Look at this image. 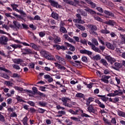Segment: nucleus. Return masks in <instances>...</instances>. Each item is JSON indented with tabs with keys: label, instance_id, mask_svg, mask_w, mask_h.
Masks as SVG:
<instances>
[{
	"label": "nucleus",
	"instance_id": "obj_1",
	"mask_svg": "<svg viewBox=\"0 0 125 125\" xmlns=\"http://www.w3.org/2000/svg\"><path fill=\"white\" fill-rule=\"evenodd\" d=\"M42 54L46 59H47V60H49L50 61H55V58L47 51H43L42 52Z\"/></svg>",
	"mask_w": 125,
	"mask_h": 125
},
{
	"label": "nucleus",
	"instance_id": "obj_2",
	"mask_svg": "<svg viewBox=\"0 0 125 125\" xmlns=\"http://www.w3.org/2000/svg\"><path fill=\"white\" fill-rule=\"evenodd\" d=\"M13 24H10V28H12V29H16V31H18L19 29L21 30L22 29V25L20 24V22L16 21H13Z\"/></svg>",
	"mask_w": 125,
	"mask_h": 125
},
{
	"label": "nucleus",
	"instance_id": "obj_3",
	"mask_svg": "<svg viewBox=\"0 0 125 125\" xmlns=\"http://www.w3.org/2000/svg\"><path fill=\"white\" fill-rule=\"evenodd\" d=\"M76 17L77 19L73 20V22H74V23H78L79 24H84V23H85L84 21L82 20L81 14H77Z\"/></svg>",
	"mask_w": 125,
	"mask_h": 125
},
{
	"label": "nucleus",
	"instance_id": "obj_4",
	"mask_svg": "<svg viewBox=\"0 0 125 125\" xmlns=\"http://www.w3.org/2000/svg\"><path fill=\"white\" fill-rule=\"evenodd\" d=\"M49 2L50 3L51 6L55 7L56 8H61L62 6L53 0H49Z\"/></svg>",
	"mask_w": 125,
	"mask_h": 125
},
{
	"label": "nucleus",
	"instance_id": "obj_5",
	"mask_svg": "<svg viewBox=\"0 0 125 125\" xmlns=\"http://www.w3.org/2000/svg\"><path fill=\"white\" fill-rule=\"evenodd\" d=\"M21 52L22 54H23L24 55L34 54V53L33 52L31 49L27 48L21 49Z\"/></svg>",
	"mask_w": 125,
	"mask_h": 125
},
{
	"label": "nucleus",
	"instance_id": "obj_6",
	"mask_svg": "<svg viewBox=\"0 0 125 125\" xmlns=\"http://www.w3.org/2000/svg\"><path fill=\"white\" fill-rule=\"evenodd\" d=\"M7 42H8V38L6 36H2L0 38V43L3 45H6L7 44Z\"/></svg>",
	"mask_w": 125,
	"mask_h": 125
},
{
	"label": "nucleus",
	"instance_id": "obj_7",
	"mask_svg": "<svg viewBox=\"0 0 125 125\" xmlns=\"http://www.w3.org/2000/svg\"><path fill=\"white\" fill-rule=\"evenodd\" d=\"M87 110L89 113H92L95 115L97 114V110L94 108V106H93V104H90L89 105V106L87 107Z\"/></svg>",
	"mask_w": 125,
	"mask_h": 125
},
{
	"label": "nucleus",
	"instance_id": "obj_8",
	"mask_svg": "<svg viewBox=\"0 0 125 125\" xmlns=\"http://www.w3.org/2000/svg\"><path fill=\"white\" fill-rule=\"evenodd\" d=\"M14 88L16 90H18V91H21V92L24 93V92H27V93H30V90L28 89H24L23 88L21 87H19L18 86H15L14 87Z\"/></svg>",
	"mask_w": 125,
	"mask_h": 125
},
{
	"label": "nucleus",
	"instance_id": "obj_9",
	"mask_svg": "<svg viewBox=\"0 0 125 125\" xmlns=\"http://www.w3.org/2000/svg\"><path fill=\"white\" fill-rule=\"evenodd\" d=\"M106 25L108 26H111V27H114V26H117V22L114 20H109L108 21H105L104 22Z\"/></svg>",
	"mask_w": 125,
	"mask_h": 125
},
{
	"label": "nucleus",
	"instance_id": "obj_10",
	"mask_svg": "<svg viewBox=\"0 0 125 125\" xmlns=\"http://www.w3.org/2000/svg\"><path fill=\"white\" fill-rule=\"evenodd\" d=\"M88 27L91 31L92 34H94L95 35H96V32L95 31H97L98 28L97 26L93 24H90L88 25Z\"/></svg>",
	"mask_w": 125,
	"mask_h": 125
},
{
	"label": "nucleus",
	"instance_id": "obj_11",
	"mask_svg": "<svg viewBox=\"0 0 125 125\" xmlns=\"http://www.w3.org/2000/svg\"><path fill=\"white\" fill-rule=\"evenodd\" d=\"M114 65L115 67H113V69L116 71H119L121 68H123V64L122 63L115 62Z\"/></svg>",
	"mask_w": 125,
	"mask_h": 125
},
{
	"label": "nucleus",
	"instance_id": "obj_12",
	"mask_svg": "<svg viewBox=\"0 0 125 125\" xmlns=\"http://www.w3.org/2000/svg\"><path fill=\"white\" fill-rule=\"evenodd\" d=\"M84 10L86 11V12H88V13H90V14H92V15H95L96 14V12L95 11H93L91 9H89L86 6H84Z\"/></svg>",
	"mask_w": 125,
	"mask_h": 125
},
{
	"label": "nucleus",
	"instance_id": "obj_13",
	"mask_svg": "<svg viewBox=\"0 0 125 125\" xmlns=\"http://www.w3.org/2000/svg\"><path fill=\"white\" fill-rule=\"evenodd\" d=\"M105 45L108 49H111V50H115V46L110 42H106Z\"/></svg>",
	"mask_w": 125,
	"mask_h": 125
},
{
	"label": "nucleus",
	"instance_id": "obj_14",
	"mask_svg": "<svg viewBox=\"0 0 125 125\" xmlns=\"http://www.w3.org/2000/svg\"><path fill=\"white\" fill-rule=\"evenodd\" d=\"M80 53L82 54H86L87 55H92V52L86 49L80 50Z\"/></svg>",
	"mask_w": 125,
	"mask_h": 125
},
{
	"label": "nucleus",
	"instance_id": "obj_15",
	"mask_svg": "<svg viewBox=\"0 0 125 125\" xmlns=\"http://www.w3.org/2000/svg\"><path fill=\"white\" fill-rule=\"evenodd\" d=\"M54 64L55 65V67H57L58 69H60V70H61L62 71H65V70H66V67L63 65H61V64L58 62H54Z\"/></svg>",
	"mask_w": 125,
	"mask_h": 125
},
{
	"label": "nucleus",
	"instance_id": "obj_16",
	"mask_svg": "<svg viewBox=\"0 0 125 125\" xmlns=\"http://www.w3.org/2000/svg\"><path fill=\"white\" fill-rule=\"evenodd\" d=\"M105 59L106 60H107L108 62H109V63H110V64L111 65H112L113 63H114V62H115V59L112 58L111 56H106L105 57Z\"/></svg>",
	"mask_w": 125,
	"mask_h": 125
},
{
	"label": "nucleus",
	"instance_id": "obj_17",
	"mask_svg": "<svg viewBox=\"0 0 125 125\" xmlns=\"http://www.w3.org/2000/svg\"><path fill=\"white\" fill-rule=\"evenodd\" d=\"M64 44L67 47H69V50H70V51H75V46H74V45L67 42H64Z\"/></svg>",
	"mask_w": 125,
	"mask_h": 125
},
{
	"label": "nucleus",
	"instance_id": "obj_18",
	"mask_svg": "<svg viewBox=\"0 0 125 125\" xmlns=\"http://www.w3.org/2000/svg\"><path fill=\"white\" fill-rule=\"evenodd\" d=\"M95 103H97V104H98L99 107H100V108H102V109L105 108V104L101 103L99 100H95Z\"/></svg>",
	"mask_w": 125,
	"mask_h": 125
},
{
	"label": "nucleus",
	"instance_id": "obj_19",
	"mask_svg": "<svg viewBox=\"0 0 125 125\" xmlns=\"http://www.w3.org/2000/svg\"><path fill=\"white\" fill-rule=\"evenodd\" d=\"M44 78L45 80H47L48 83H52L53 82V78L48 74L45 75Z\"/></svg>",
	"mask_w": 125,
	"mask_h": 125
},
{
	"label": "nucleus",
	"instance_id": "obj_20",
	"mask_svg": "<svg viewBox=\"0 0 125 125\" xmlns=\"http://www.w3.org/2000/svg\"><path fill=\"white\" fill-rule=\"evenodd\" d=\"M88 4H90L92 8H95L96 7V4L93 2L91 1V0H85Z\"/></svg>",
	"mask_w": 125,
	"mask_h": 125
},
{
	"label": "nucleus",
	"instance_id": "obj_21",
	"mask_svg": "<svg viewBox=\"0 0 125 125\" xmlns=\"http://www.w3.org/2000/svg\"><path fill=\"white\" fill-rule=\"evenodd\" d=\"M52 18L55 19V20H58L59 19V15L55 12H53L51 14Z\"/></svg>",
	"mask_w": 125,
	"mask_h": 125
},
{
	"label": "nucleus",
	"instance_id": "obj_22",
	"mask_svg": "<svg viewBox=\"0 0 125 125\" xmlns=\"http://www.w3.org/2000/svg\"><path fill=\"white\" fill-rule=\"evenodd\" d=\"M104 13L106 14V15H107V16H110V17H115V15L114 13L109 11L104 10Z\"/></svg>",
	"mask_w": 125,
	"mask_h": 125
},
{
	"label": "nucleus",
	"instance_id": "obj_23",
	"mask_svg": "<svg viewBox=\"0 0 125 125\" xmlns=\"http://www.w3.org/2000/svg\"><path fill=\"white\" fill-rule=\"evenodd\" d=\"M67 112L70 113L72 115H79V110H76L75 111H74L73 109H69Z\"/></svg>",
	"mask_w": 125,
	"mask_h": 125
},
{
	"label": "nucleus",
	"instance_id": "obj_24",
	"mask_svg": "<svg viewBox=\"0 0 125 125\" xmlns=\"http://www.w3.org/2000/svg\"><path fill=\"white\" fill-rule=\"evenodd\" d=\"M28 33H29L30 34V35H31V36H32L33 39L34 40V41H35V42H39V39H38V38H37V37L36 36V35H35V34H34V33L28 31Z\"/></svg>",
	"mask_w": 125,
	"mask_h": 125
},
{
	"label": "nucleus",
	"instance_id": "obj_25",
	"mask_svg": "<svg viewBox=\"0 0 125 125\" xmlns=\"http://www.w3.org/2000/svg\"><path fill=\"white\" fill-rule=\"evenodd\" d=\"M120 94L122 95L123 92H119V93H109V94H107V96H109L110 97H112V96H116L117 95H120Z\"/></svg>",
	"mask_w": 125,
	"mask_h": 125
},
{
	"label": "nucleus",
	"instance_id": "obj_26",
	"mask_svg": "<svg viewBox=\"0 0 125 125\" xmlns=\"http://www.w3.org/2000/svg\"><path fill=\"white\" fill-rule=\"evenodd\" d=\"M64 2L67 3V4H69L70 5H75V3L72 0H62Z\"/></svg>",
	"mask_w": 125,
	"mask_h": 125
},
{
	"label": "nucleus",
	"instance_id": "obj_27",
	"mask_svg": "<svg viewBox=\"0 0 125 125\" xmlns=\"http://www.w3.org/2000/svg\"><path fill=\"white\" fill-rule=\"evenodd\" d=\"M11 7H12L13 10H15V11H16V12H19V10L17 9V7H18V5L16 4H11Z\"/></svg>",
	"mask_w": 125,
	"mask_h": 125
},
{
	"label": "nucleus",
	"instance_id": "obj_28",
	"mask_svg": "<svg viewBox=\"0 0 125 125\" xmlns=\"http://www.w3.org/2000/svg\"><path fill=\"white\" fill-rule=\"evenodd\" d=\"M100 63H101V64H103L104 66H105V67H108V62H107V61H106L105 59H101L100 61Z\"/></svg>",
	"mask_w": 125,
	"mask_h": 125
},
{
	"label": "nucleus",
	"instance_id": "obj_29",
	"mask_svg": "<svg viewBox=\"0 0 125 125\" xmlns=\"http://www.w3.org/2000/svg\"><path fill=\"white\" fill-rule=\"evenodd\" d=\"M54 42L55 43H58V42H61V38L58 36H56L54 39Z\"/></svg>",
	"mask_w": 125,
	"mask_h": 125
},
{
	"label": "nucleus",
	"instance_id": "obj_30",
	"mask_svg": "<svg viewBox=\"0 0 125 125\" xmlns=\"http://www.w3.org/2000/svg\"><path fill=\"white\" fill-rule=\"evenodd\" d=\"M97 96L99 97L104 102H106V95H97Z\"/></svg>",
	"mask_w": 125,
	"mask_h": 125
},
{
	"label": "nucleus",
	"instance_id": "obj_31",
	"mask_svg": "<svg viewBox=\"0 0 125 125\" xmlns=\"http://www.w3.org/2000/svg\"><path fill=\"white\" fill-rule=\"evenodd\" d=\"M39 105L41 107H46V105H47V103L42 101H40L39 102Z\"/></svg>",
	"mask_w": 125,
	"mask_h": 125
},
{
	"label": "nucleus",
	"instance_id": "obj_32",
	"mask_svg": "<svg viewBox=\"0 0 125 125\" xmlns=\"http://www.w3.org/2000/svg\"><path fill=\"white\" fill-rule=\"evenodd\" d=\"M101 34H104L107 35V34H110V31L107 29V28H105L104 29H102L101 30Z\"/></svg>",
	"mask_w": 125,
	"mask_h": 125
},
{
	"label": "nucleus",
	"instance_id": "obj_33",
	"mask_svg": "<svg viewBox=\"0 0 125 125\" xmlns=\"http://www.w3.org/2000/svg\"><path fill=\"white\" fill-rule=\"evenodd\" d=\"M23 62V60L21 59H15L14 60V63L16 64H20V63H22Z\"/></svg>",
	"mask_w": 125,
	"mask_h": 125
},
{
	"label": "nucleus",
	"instance_id": "obj_34",
	"mask_svg": "<svg viewBox=\"0 0 125 125\" xmlns=\"http://www.w3.org/2000/svg\"><path fill=\"white\" fill-rule=\"evenodd\" d=\"M75 97L77 98H84V95L82 93H78L76 94Z\"/></svg>",
	"mask_w": 125,
	"mask_h": 125
},
{
	"label": "nucleus",
	"instance_id": "obj_35",
	"mask_svg": "<svg viewBox=\"0 0 125 125\" xmlns=\"http://www.w3.org/2000/svg\"><path fill=\"white\" fill-rule=\"evenodd\" d=\"M29 46L35 49V50H38L39 49L38 45H37L36 44L34 43H31Z\"/></svg>",
	"mask_w": 125,
	"mask_h": 125
},
{
	"label": "nucleus",
	"instance_id": "obj_36",
	"mask_svg": "<svg viewBox=\"0 0 125 125\" xmlns=\"http://www.w3.org/2000/svg\"><path fill=\"white\" fill-rule=\"evenodd\" d=\"M55 57L56 58V59H57V60H58V61L60 62H64L65 60H64L63 58H62V57L56 55L55 56Z\"/></svg>",
	"mask_w": 125,
	"mask_h": 125
},
{
	"label": "nucleus",
	"instance_id": "obj_37",
	"mask_svg": "<svg viewBox=\"0 0 125 125\" xmlns=\"http://www.w3.org/2000/svg\"><path fill=\"white\" fill-rule=\"evenodd\" d=\"M11 46H12L13 48H14V49H16V48H21V47H22V45L16 44L11 45Z\"/></svg>",
	"mask_w": 125,
	"mask_h": 125
},
{
	"label": "nucleus",
	"instance_id": "obj_38",
	"mask_svg": "<svg viewBox=\"0 0 125 125\" xmlns=\"http://www.w3.org/2000/svg\"><path fill=\"white\" fill-rule=\"evenodd\" d=\"M17 12L20 13V14H21V16H23V17H26V16H27V14L25 13V12H24V11H23V10H19V12Z\"/></svg>",
	"mask_w": 125,
	"mask_h": 125
},
{
	"label": "nucleus",
	"instance_id": "obj_39",
	"mask_svg": "<svg viewBox=\"0 0 125 125\" xmlns=\"http://www.w3.org/2000/svg\"><path fill=\"white\" fill-rule=\"evenodd\" d=\"M16 99H17L18 102H25V101L22 100V97H20V96H17Z\"/></svg>",
	"mask_w": 125,
	"mask_h": 125
},
{
	"label": "nucleus",
	"instance_id": "obj_40",
	"mask_svg": "<svg viewBox=\"0 0 125 125\" xmlns=\"http://www.w3.org/2000/svg\"><path fill=\"white\" fill-rule=\"evenodd\" d=\"M93 60H96V61H98V60L101 59V57L99 55H96L93 57Z\"/></svg>",
	"mask_w": 125,
	"mask_h": 125
},
{
	"label": "nucleus",
	"instance_id": "obj_41",
	"mask_svg": "<svg viewBox=\"0 0 125 125\" xmlns=\"http://www.w3.org/2000/svg\"><path fill=\"white\" fill-rule=\"evenodd\" d=\"M60 31L62 33H63V34H67V29L64 27H60Z\"/></svg>",
	"mask_w": 125,
	"mask_h": 125
},
{
	"label": "nucleus",
	"instance_id": "obj_42",
	"mask_svg": "<svg viewBox=\"0 0 125 125\" xmlns=\"http://www.w3.org/2000/svg\"><path fill=\"white\" fill-rule=\"evenodd\" d=\"M60 100H62L63 103H67V102H68V100H69V98L66 97H62L60 98Z\"/></svg>",
	"mask_w": 125,
	"mask_h": 125
},
{
	"label": "nucleus",
	"instance_id": "obj_43",
	"mask_svg": "<svg viewBox=\"0 0 125 125\" xmlns=\"http://www.w3.org/2000/svg\"><path fill=\"white\" fill-rule=\"evenodd\" d=\"M39 37L40 38H43V37L45 36V31H41L39 32Z\"/></svg>",
	"mask_w": 125,
	"mask_h": 125
},
{
	"label": "nucleus",
	"instance_id": "obj_44",
	"mask_svg": "<svg viewBox=\"0 0 125 125\" xmlns=\"http://www.w3.org/2000/svg\"><path fill=\"white\" fill-rule=\"evenodd\" d=\"M74 6H75V5H78V6H80V7H83V5H81V4H80V1L77 0H74Z\"/></svg>",
	"mask_w": 125,
	"mask_h": 125
},
{
	"label": "nucleus",
	"instance_id": "obj_45",
	"mask_svg": "<svg viewBox=\"0 0 125 125\" xmlns=\"http://www.w3.org/2000/svg\"><path fill=\"white\" fill-rule=\"evenodd\" d=\"M1 77H2V78H4V79H6L7 80H9V79H10V77H9L7 74L1 73Z\"/></svg>",
	"mask_w": 125,
	"mask_h": 125
},
{
	"label": "nucleus",
	"instance_id": "obj_46",
	"mask_svg": "<svg viewBox=\"0 0 125 125\" xmlns=\"http://www.w3.org/2000/svg\"><path fill=\"white\" fill-rule=\"evenodd\" d=\"M0 70L1 71H3L4 72H5V73H11V72H10V70L6 69L5 68L2 67L1 66H0Z\"/></svg>",
	"mask_w": 125,
	"mask_h": 125
},
{
	"label": "nucleus",
	"instance_id": "obj_47",
	"mask_svg": "<svg viewBox=\"0 0 125 125\" xmlns=\"http://www.w3.org/2000/svg\"><path fill=\"white\" fill-rule=\"evenodd\" d=\"M92 43H94L95 44V45H96L97 46H98V41H97V40L95 38H94L93 39H92L91 41Z\"/></svg>",
	"mask_w": 125,
	"mask_h": 125
},
{
	"label": "nucleus",
	"instance_id": "obj_48",
	"mask_svg": "<svg viewBox=\"0 0 125 125\" xmlns=\"http://www.w3.org/2000/svg\"><path fill=\"white\" fill-rule=\"evenodd\" d=\"M77 28L81 30V31H85V27L81 24H78L77 26Z\"/></svg>",
	"mask_w": 125,
	"mask_h": 125
},
{
	"label": "nucleus",
	"instance_id": "obj_49",
	"mask_svg": "<svg viewBox=\"0 0 125 125\" xmlns=\"http://www.w3.org/2000/svg\"><path fill=\"white\" fill-rule=\"evenodd\" d=\"M120 37L122 42L125 44V34H122L120 33Z\"/></svg>",
	"mask_w": 125,
	"mask_h": 125
},
{
	"label": "nucleus",
	"instance_id": "obj_50",
	"mask_svg": "<svg viewBox=\"0 0 125 125\" xmlns=\"http://www.w3.org/2000/svg\"><path fill=\"white\" fill-rule=\"evenodd\" d=\"M92 49H93V50H94V51H96V52H98L99 53H100L101 52L100 50H99V48L96 47L95 46V45H94V47H93L92 48Z\"/></svg>",
	"mask_w": 125,
	"mask_h": 125
},
{
	"label": "nucleus",
	"instance_id": "obj_51",
	"mask_svg": "<svg viewBox=\"0 0 125 125\" xmlns=\"http://www.w3.org/2000/svg\"><path fill=\"white\" fill-rule=\"evenodd\" d=\"M118 114L119 116L120 117H123V118H125V112L121 111H120L118 113Z\"/></svg>",
	"mask_w": 125,
	"mask_h": 125
},
{
	"label": "nucleus",
	"instance_id": "obj_52",
	"mask_svg": "<svg viewBox=\"0 0 125 125\" xmlns=\"http://www.w3.org/2000/svg\"><path fill=\"white\" fill-rule=\"evenodd\" d=\"M66 125H73V122L71 121V120H70V119H67L65 121Z\"/></svg>",
	"mask_w": 125,
	"mask_h": 125
},
{
	"label": "nucleus",
	"instance_id": "obj_53",
	"mask_svg": "<svg viewBox=\"0 0 125 125\" xmlns=\"http://www.w3.org/2000/svg\"><path fill=\"white\" fill-rule=\"evenodd\" d=\"M38 111L40 114H43V113L45 112V109H43L42 108H39L38 109Z\"/></svg>",
	"mask_w": 125,
	"mask_h": 125
},
{
	"label": "nucleus",
	"instance_id": "obj_54",
	"mask_svg": "<svg viewBox=\"0 0 125 125\" xmlns=\"http://www.w3.org/2000/svg\"><path fill=\"white\" fill-rule=\"evenodd\" d=\"M49 22H50L51 25H52L53 26L56 25V21H55V20L53 19L49 20Z\"/></svg>",
	"mask_w": 125,
	"mask_h": 125
},
{
	"label": "nucleus",
	"instance_id": "obj_55",
	"mask_svg": "<svg viewBox=\"0 0 125 125\" xmlns=\"http://www.w3.org/2000/svg\"><path fill=\"white\" fill-rule=\"evenodd\" d=\"M82 61H83V62H84V63H87L88 62L87 57L85 56L82 57Z\"/></svg>",
	"mask_w": 125,
	"mask_h": 125
},
{
	"label": "nucleus",
	"instance_id": "obj_56",
	"mask_svg": "<svg viewBox=\"0 0 125 125\" xmlns=\"http://www.w3.org/2000/svg\"><path fill=\"white\" fill-rule=\"evenodd\" d=\"M103 121L104 122V123H105V124H107L108 125H112L111 122H109V120H108L104 117L103 118Z\"/></svg>",
	"mask_w": 125,
	"mask_h": 125
},
{
	"label": "nucleus",
	"instance_id": "obj_57",
	"mask_svg": "<svg viewBox=\"0 0 125 125\" xmlns=\"http://www.w3.org/2000/svg\"><path fill=\"white\" fill-rule=\"evenodd\" d=\"M22 25V29H29V27L28 26V25L24 23H21Z\"/></svg>",
	"mask_w": 125,
	"mask_h": 125
},
{
	"label": "nucleus",
	"instance_id": "obj_58",
	"mask_svg": "<svg viewBox=\"0 0 125 125\" xmlns=\"http://www.w3.org/2000/svg\"><path fill=\"white\" fill-rule=\"evenodd\" d=\"M34 20H36L37 21H41L42 19H41V17L39 15H36L34 17Z\"/></svg>",
	"mask_w": 125,
	"mask_h": 125
},
{
	"label": "nucleus",
	"instance_id": "obj_59",
	"mask_svg": "<svg viewBox=\"0 0 125 125\" xmlns=\"http://www.w3.org/2000/svg\"><path fill=\"white\" fill-rule=\"evenodd\" d=\"M27 104H29L30 106H32V107H35V102H33V101H28L27 102Z\"/></svg>",
	"mask_w": 125,
	"mask_h": 125
},
{
	"label": "nucleus",
	"instance_id": "obj_60",
	"mask_svg": "<svg viewBox=\"0 0 125 125\" xmlns=\"http://www.w3.org/2000/svg\"><path fill=\"white\" fill-rule=\"evenodd\" d=\"M37 94H38V95H40V96H41V97H45L46 96L45 94H43V93H42L40 91H38L37 92Z\"/></svg>",
	"mask_w": 125,
	"mask_h": 125
},
{
	"label": "nucleus",
	"instance_id": "obj_61",
	"mask_svg": "<svg viewBox=\"0 0 125 125\" xmlns=\"http://www.w3.org/2000/svg\"><path fill=\"white\" fill-rule=\"evenodd\" d=\"M5 119H4V116L2 115V114H0V122H2V123H4Z\"/></svg>",
	"mask_w": 125,
	"mask_h": 125
},
{
	"label": "nucleus",
	"instance_id": "obj_62",
	"mask_svg": "<svg viewBox=\"0 0 125 125\" xmlns=\"http://www.w3.org/2000/svg\"><path fill=\"white\" fill-rule=\"evenodd\" d=\"M97 10L99 11V12H101V13H103L104 12V10L102 9V8L100 7H97L96 8Z\"/></svg>",
	"mask_w": 125,
	"mask_h": 125
},
{
	"label": "nucleus",
	"instance_id": "obj_63",
	"mask_svg": "<svg viewBox=\"0 0 125 125\" xmlns=\"http://www.w3.org/2000/svg\"><path fill=\"white\" fill-rule=\"evenodd\" d=\"M13 68H14V69H16V70H20V66H19V65L17 64H13Z\"/></svg>",
	"mask_w": 125,
	"mask_h": 125
},
{
	"label": "nucleus",
	"instance_id": "obj_64",
	"mask_svg": "<svg viewBox=\"0 0 125 125\" xmlns=\"http://www.w3.org/2000/svg\"><path fill=\"white\" fill-rule=\"evenodd\" d=\"M12 77V78H19L20 75L17 73H13Z\"/></svg>",
	"mask_w": 125,
	"mask_h": 125
}]
</instances>
